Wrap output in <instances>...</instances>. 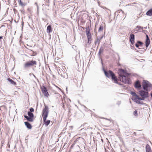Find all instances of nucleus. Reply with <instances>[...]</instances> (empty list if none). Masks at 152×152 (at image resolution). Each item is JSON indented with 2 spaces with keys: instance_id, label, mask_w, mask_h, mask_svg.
Returning <instances> with one entry per match:
<instances>
[{
  "instance_id": "f3484780",
  "label": "nucleus",
  "mask_w": 152,
  "mask_h": 152,
  "mask_svg": "<svg viewBox=\"0 0 152 152\" xmlns=\"http://www.w3.org/2000/svg\"><path fill=\"white\" fill-rule=\"evenodd\" d=\"M7 80L10 82L11 84H13V85L16 86V83L11 79L8 78L7 79Z\"/></svg>"
},
{
  "instance_id": "b1692460",
  "label": "nucleus",
  "mask_w": 152,
  "mask_h": 152,
  "mask_svg": "<svg viewBox=\"0 0 152 152\" xmlns=\"http://www.w3.org/2000/svg\"><path fill=\"white\" fill-rule=\"evenodd\" d=\"M25 125H26L27 128L29 129H30L31 128L32 126L31 124H25Z\"/></svg>"
},
{
  "instance_id": "e433bc0d",
  "label": "nucleus",
  "mask_w": 152,
  "mask_h": 152,
  "mask_svg": "<svg viewBox=\"0 0 152 152\" xmlns=\"http://www.w3.org/2000/svg\"><path fill=\"white\" fill-rule=\"evenodd\" d=\"M24 124H29L28 121L25 122Z\"/></svg>"
},
{
  "instance_id": "de8ad7c7",
  "label": "nucleus",
  "mask_w": 152,
  "mask_h": 152,
  "mask_svg": "<svg viewBox=\"0 0 152 152\" xmlns=\"http://www.w3.org/2000/svg\"><path fill=\"white\" fill-rule=\"evenodd\" d=\"M66 90L67 91V88H66Z\"/></svg>"
},
{
  "instance_id": "5701e85b",
  "label": "nucleus",
  "mask_w": 152,
  "mask_h": 152,
  "mask_svg": "<svg viewBox=\"0 0 152 152\" xmlns=\"http://www.w3.org/2000/svg\"><path fill=\"white\" fill-rule=\"evenodd\" d=\"M103 26L102 25H101L100 26L99 28V30H98V31H102L103 30Z\"/></svg>"
},
{
  "instance_id": "79ce46f5",
  "label": "nucleus",
  "mask_w": 152,
  "mask_h": 152,
  "mask_svg": "<svg viewBox=\"0 0 152 152\" xmlns=\"http://www.w3.org/2000/svg\"><path fill=\"white\" fill-rule=\"evenodd\" d=\"M22 26H23V23H22Z\"/></svg>"
},
{
  "instance_id": "a19ab883",
  "label": "nucleus",
  "mask_w": 152,
  "mask_h": 152,
  "mask_svg": "<svg viewBox=\"0 0 152 152\" xmlns=\"http://www.w3.org/2000/svg\"><path fill=\"white\" fill-rule=\"evenodd\" d=\"M134 134L135 135H136V132H134Z\"/></svg>"
},
{
  "instance_id": "bb28decb",
  "label": "nucleus",
  "mask_w": 152,
  "mask_h": 152,
  "mask_svg": "<svg viewBox=\"0 0 152 152\" xmlns=\"http://www.w3.org/2000/svg\"><path fill=\"white\" fill-rule=\"evenodd\" d=\"M131 94L133 96H135L137 95L135 92L132 91L131 92Z\"/></svg>"
},
{
  "instance_id": "4be33fe9",
  "label": "nucleus",
  "mask_w": 152,
  "mask_h": 152,
  "mask_svg": "<svg viewBox=\"0 0 152 152\" xmlns=\"http://www.w3.org/2000/svg\"><path fill=\"white\" fill-rule=\"evenodd\" d=\"M100 39L99 40L98 38H97L95 42V44L96 45L98 44V45L100 42Z\"/></svg>"
},
{
  "instance_id": "39448f33",
  "label": "nucleus",
  "mask_w": 152,
  "mask_h": 152,
  "mask_svg": "<svg viewBox=\"0 0 152 152\" xmlns=\"http://www.w3.org/2000/svg\"><path fill=\"white\" fill-rule=\"evenodd\" d=\"M37 64V62L36 61L32 60L26 62L23 65V68L25 69H27L31 66H36Z\"/></svg>"
},
{
  "instance_id": "a18cd8bd",
  "label": "nucleus",
  "mask_w": 152,
  "mask_h": 152,
  "mask_svg": "<svg viewBox=\"0 0 152 152\" xmlns=\"http://www.w3.org/2000/svg\"><path fill=\"white\" fill-rule=\"evenodd\" d=\"M46 124L47 126L49 124Z\"/></svg>"
},
{
  "instance_id": "6ab92c4d",
  "label": "nucleus",
  "mask_w": 152,
  "mask_h": 152,
  "mask_svg": "<svg viewBox=\"0 0 152 152\" xmlns=\"http://www.w3.org/2000/svg\"><path fill=\"white\" fill-rule=\"evenodd\" d=\"M103 49L102 48H100V49L99 50V52L98 53V55L99 57H100V55L101 53H102L103 51Z\"/></svg>"
},
{
  "instance_id": "4c0bfd02",
  "label": "nucleus",
  "mask_w": 152,
  "mask_h": 152,
  "mask_svg": "<svg viewBox=\"0 0 152 152\" xmlns=\"http://www.w3.org/2000/svg\"><path fill=\"white\" fill-rule=\"evenodd\" d=\"M2 38V36H0V39Z\"/></svg>"
},
{
  "instance_id": "4468645a",
  "label": "nucleus",
  "mask_w": 152,
  "mask_h": 152,
  "mask_svg": "<svg viewBox=\"0 0 152 152\" xmlns=\"http://www.w3.org/2000/svg\"><path fill=\"white\" fill-rule=\"evenodd\" d=\"M52 31V28L51 27L50 25L48 26L47 28V33H50Z\"/></svg>"
},
{
  "instance_id": "2eb2a0df",
  "label": "nucleus",
  "mask_w": 152,
  "mask_h": 152,
  "mask_svg": "<svg viewBox=\"0 0 152 152\" xmlns=\"http://www.w3.org/2000/svg\"><path fill=\"white\" fill-rule=\"evenodd\" d=\"M63 73H61V75L59 72L58 74L60 75H61V76L63 78H67L68 77V75H67V73H66L65 72H64L63 71Z\"/></svg>"
},
{
  "instance_id": "7c9ffc66",
  "label": "nucleus",
  "mask_w": 152,
  "mask_h": 152,
  "mask_svg": "<svg viewBox=\"0 0 152 152\" xmlns=\"http://www.w3.org/2000/svg\"><path fill=\"white\" fill-rule=\"evenodd\" d=\"M140 100H137V102H136L137 103H138V104H142V102H140Z\"/></svg>"
},
{
  "instance_id": "f03ea898",
  "label": "nucleus",
  "mask_w": 152,
  "mask_h": 152,
  "mask_svg": "<svg viewBox=\"0 0 152 152\" xmlns=\"http://www.w3.org/2000/svg\"><path fill=\"white\" fill-rule=\"evenodd\" d=\"M104 72L106 76L109 78H111L112 80L114 81V83L118 84L120 85H121V83H118L117 77L115 76L114 73L112 71L109 70L107 72L104 70Z\"/></svg>"
},
{
  "instance_id": "37998d69",
  "label": "nucleus",
  "mask_w": 152,
  "mask_h": 152,
  "mask_svg": "<svg viewBox=\"0 0 152 152\" xmlns=\"http://www.w3.org/2000/svg\"><path fill=\"white\" fill-rule=\"evenodd\" d=\"M103 38V36H102L100 38V39H102Z\"/></svg>"
},
{
  "instance_id": "0eeeda50",
  "label": "nucleus",
  "mask_w": 152,
  "mask_h": 152,
  "mask_svg": "<svg viewBox=\"0 0 152 152\" xmlns=\"http://www.w3.org/2000/svg\"><path fill=\"white\" fill-rule=\"evenodd\" d=\"M41 88L43 94L45 96L48 97L49 94L47 91V90L46 87L44 86H43Z\"/></svg>"
},
{
  "instance_id": "1a4fd4ad",
  "label": "nucleus",
  "mask_w": 152,
  "mask_h": 152,
  "mask_svg": "<svg viewBox=\"0 0 152 152\" xmlns=\"http://www.w3.org/2000/svg\"><path fill=\"white\" fill-rule=\"evenodd\" d=\"M130 41L131 44L133 45L134 43V35L131 34L130 36Z\"/></svg>"
},
{
  "instance_id": "49530a36",
  "label": "nucleus",
  "mask_w": 152,
  "mask_h": 152,
  "mask_svg": "<svg viewBox=\"0 0 152 152\" xmlns=\"http://www.w3.org/2000/svg\"><path fill=\"white\" fill-rule=\"evenodd\" d=\"M2 107H0V110H1V108Z\"/></svg>"
},
{
  "instance_id": "9d476101",
  "label": "nucleus",
  "mask_w": 152,
  "mask_h": 152,
  "mask_svg": "<svg viewBox=\"0 0 152 152\" xmlns=\"http://www.w3.org/2000/svg\"><path fill=\"white\" fill-rule=\"evenodd\" d=\"M88 39V44H90L91 41V35L90 33L86 34Z\"/></svg>"
},
{
  "instance_id": "c756f323",
  "label": "nucleus",
  "mask_w": 152,
  "mask_h": 152,
  "mask_svg": "<svg viewBox=\"0 0 152 152\" xmlns=\"http://www.w3.org/2000/svg\"><path fill=\"white\" fill-rule=\"evenodd\" d=\"M29 110L30 111V112L31 113V112H34V109L33 108H32V107L30 108Z\"/></svg>"
},
{
  "instance_id": "cd10ccee",
  "label": "nucleus",
  "mask_w": 152,
  "mask_h": 152,
  "mask_svg": "<svg viewBox=\"0 0 152 152\" xmlns=\"http://www.w3.org/2000/svg\"><path fill=\"white\" fill-rule=\"evenodd\" d=\"M137 43H138V45H141L143 44V43L142 42H141L140 41H137Z\"/></svg>"
},
{
  "instance_id": "58836bf2",
  "label": "nucleus",
  "mask_w": 152,
  "mask_h": 152,
  "mask_svg": "<svg viewBox=\"0 0 152 152\" xmlns=\"http://www.w3.org/2000/svg\"><path fill=\"white\" fill-rule=\"evenodd\" d=\"M151 97L152 98V92L151 94Z\"/></svg>"
},
{
  "instance_id": "412c9836",
  "label": "nucleus",
  "mask_w": 152,
  "mask_h": 152,
  "mask_svg": "<svg viewBox=\"0 0 152 152\" xmlns=\"http://www.w3.org/2000/svg\"><path fill=\"white\" fill-rule=\"evenodd\" d=\"M19 5L22 6H24L25 4L21 1V0H18Z\"/></svg>"
},
{
  "instance_id": "6e6552de",
  "label": "nucleus",
  "mask_w": 152,
  "mask_h": 152,
  "mask_svg": "<svg viewBox=\"0 0 152 152\" xmlns=\"http://www.w3.org/2000/svg\"><path fill=\"white\" fill-rule=\"evenodd\" d=\"M150 44V39L148 35H146V39L145 41V45L146 47V49L145 50H146Z\"/></svg>"
},
{
  "instance_id": "a878e982",
  "label": "nucleus",
  "mask_w": 152,
  "mask_h": 152,
  "mask_svg": "<svg viewBox=\"0 0 152 152\" xmlns=\"http://www.w3.org/2000/svg\"><path fill=\"white\" fill-rule=\"evenodd\" d=\"M33 117H29L27 120L28 121L32 122L33 121Z\"/></svg>"
},
{
  "instance_id": "c9c22d12",
  "label": "nucleus",
  "mask_w": 152,
  "mask_h": 152,
  "mask_svg": "<svg viewBox=\"0 0 152 152\" xmlns=\"http://www.w3.org/2000/svg\"><path fill=\"white\" fill-rule=\"evenodd\" d=\"M45 1H46L47 3H49V0H45Z\"/></svg>"
},
{
  "instance_id": "f704fd0d",
  "label": "nucleus",
  "mask_w": 152,
  "mask_h": 152,
  "mask_svg": "<svg viewBox=\"0 0 152 152\" xmlns=\"http://www.w3.org/2000/svg\"><path fill=\"white\" fill-rule=\"evenodd\" d=\"M24 117L25 118H26L27 119V118H28L29 116H27V115H25Z\"/></svg>"
},
{
  "instance_id": "9b49d317",
  "label": "nucleus",
  "mask_w": 152,
  "mask_h": 152,
  "mask_svg": "<svg viewBox=\"0 0 152 152\" xmlns=\"http://www.w3.org/2000/svg\"><path fill=\"white\" fill-rule=\"evenodd\" d=\"M141 85L139 80H137L134 84V87L136 88H141Z\"/></svg>"
},
{
  "instance_id": "f257e3e1",
  "label": "nucleus",
  "mask_w": 152,
  "mask_h": 152,
  "mask_svg": "<svg viewBox=\"0 0 152 152\" xmlns=\"http://www.w3.org/2000/svg\"><path fill=\"white\" fill-rule=\"evenodd\" d=\"M118 71V78L119 80L125 84H130L131 81L130 80V78L128 77L129 74L123 69H120Z\"/></svg>"
},
{
  "instance_id": "423d86ee",
  "label": "nucleus",
  "mask_w": 152,
  "mask_h": 152,
  "mask_svg": "<svg viewBox=\"0 0 152 152\" xmlns=\"http://www.w3.org/2000/svg\"><path fill=\"white\" fill-rule=\"evenodd\" d=\"M140 94L141 96L140 99L144 100L145 99L148 97V93L147 91L143 90H141L139 91Z\"/></svg>"
},
{
  "instance_id": "20e7f679",
  "label": "nucleus",
  "mask_w": 152,
  "mask_h": 152,
  "mask_svg": "<svg viewBox=\"0 0 152 152\" xmlns=\"http://www.w3.org/2000/svg\"><path fill=\"white\" fill-rule=\"evenodd\" d=\"M142 86L143 89L146 91H150L152 87V84L148 81L146 80H143L142 83Z\"/></svg>"
},
{
  "instance_id": "393cba45",
  "label": "nucleus",
  "mask_w": 152,
  "mask_h": 152,
  "mask_svg": "<svg viewBox=\"0 0 152 152\" xmlns=\"http://www.w3.org/2000/svg\"><path fill=\"white\" fill-rule=\"evenodd\" d=\"M137 28H138V29L137 30V29L136 30L137 31H139L140 29H142L143 28V27H141V26H137L136 27V29H137Z\"/></svg>"
},
{
  "instance_id": "f8f14e48",
  "label": "nucleus",
  "mask_w": 152,
  "mask_h": 152,
  "mask_svg": "<svg viewBox=\"0 0 152 152\" xmlns=\"http://www.w3.org/2000/svg\"><path fill=\"white\" fill-rule=\"evenodd\" d=\"M146 152H152L151 148L148 144H147L146 146Z\"/></svg>"
},
{
  "instance_id": "473e14b6",
  "label": "nucleus",
  "mask_w": 152,
  "mask_h": 152,
  "mask_svg": "<svg viewBox=\"0 0 152 152\" xmlns=\"http://www.w3.org/2000/svg\"><path fill=\"white\" fill-rule=\"evenodd\" d=\"M135 46L137 47V48H138L139 46V45H138V43H136L135 44Z\"/></svg>"
},
{
  "instance_id": "aec40b11",
  "label": "nucleus",
  "mask_w": 152,
  "mask_h": 152,
  "mask_svg": "<svg viewBox=\"0 0 152 152\" xmlns=\"http://www.w3.org/2000/svg\"><path fill=\"white\" fill-rule=\"evenodd\" d=\"M28 115L29 117H34V114H33L31 112H30L28 111Z\"/></svg>"
},
{
  "instance_id": "2f4dec72",
  "label": "nucleus",
  "mask_w": 152,
  "mask_h": 152,
  "mask_svg": "<svg viewBox=\"0 0 152 152\" xmlns=\"http://www.w3.org/2000/svg\"><path fill=\"white\" fill-rule=\"evenodd\" d=\"M133 113L134 115H136L137 114V112L136 110H135L134 112Z\"/></svg>"
},
{
  "instance_id": "72a5a7b5",
  "label": "nucleus",
  "mask_w": 152,
  "mask_h": 152,
  "mask_svg": "<svg viewBox=\"0 0 152 152\" xmlns=\"http://www.w3.org/2000/svg\"><path fill=\"white\" fill-rule=\"evenodd\" d=\"M20 11L21 13L23 14L24 13V11L23 10H21Z\"/></svg>"
},
{
  "instance_id": "ea45409f",
  "label": "nucleus",
  "mask_w": 152,
  "mask_h": 152,
  "mask_svg": "<svg viewBox=\"0 0 152 152\" xmlns=\"http://www.w3.org/2000/svg\"><path fill=\"white\" fill-rule=\"evenodd\" d=\"M120 104H121V102H118V105H119Z\"/></svg>"
},
{
  "instance_id": "7ed1b4c3",
  "label": "nucleus",
  "mask_w": 152,
  "mask_h": 152,
  "mask_svg": "<svg viewBox=\"0 0 152 152\" xmlns=\"http://www.w3.org/2000/svg\"><path fill=\"white\" fill-rule=\"evenodd\" d=\"M48 106L45 105V107L43 109L42 111V116L44 124H50V121L48 120L46 121V118L48 117Z\"/></svg>"
},
{
  "instance_id": "c03bdc74",
  "label": "nucleus",
  "mask_w": 152,
  "mask_h": 152,
  "mask_svg": "<svg viewBox=\"0 0 152 152\" xmlns=\"http://www.w3.org/2000/svg\"><path fill=\"white\" fill-rule=\"evenodd\" d=\"M34 77H35L36 78V77L34 75Z\"/></svg>"
},
{
  "instance_id": "c85d7f7f",
  "label": "nucleus",
  "mask_w": 152,
  "mask_h": 152,
  "mask_svg": "<svg viewBox=\"0 0 152 152\" xmlns=\"http://www.w3.org/2000/svg\"><path fill=\"white\" fill-rule=\"evenodd\" d=\"M35 4L36 5V6H37V11L38 12V10H39V6H38L37 3V2H35Z\"/></svg>"
},
{
  "instance_id": "dca6fc26",
  "label": "nucleus",
  "mask_w": 152,
  "mask_h": 152,
  "mask_svg": "<svg viewBox=\"0 0 152 152\" xmlns=\"http://www.w3.org/2000/svg\"><path fill=\"white\" fill-rule=\"evenodd\" d=\"M147 15L148 16H152V9H151L149 10L146 13Z\"/></svg>"
},
{
  "instance_id": "a211bd4d",
  "label": "nucleus",
  "mask_w": 152,
  "mask_h": 152,
  "mask_svg": "<svg viewBox=\"0 0 152 152\" xmlns=\"http://www.w3.org/2000/svg\"><path fill=\"white\" fill-rule=\"evenodd\" d=\"M85 28L86 29V30L85 31L86 34L90 33V30L89 26H88V27L86 28Z\"/></svg>"
},
{
  "instance_id": "ddd939ff",
  "label": "nucleus",
  "mask_w": 152,
  "mask_h": 152,
  "mask_svg": "<svg viewBox=\"0 0 152 152\" xmlns=\"http://www.w3.org/2000/svg\"><path fill=\"white\" fill-rule=\"evenodd\" d=\"M140 99V97H139L138 95L136 96H132V99L136 102L138 100H141V99Z\"/></svg>"
}]
</instances>
